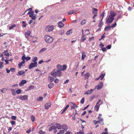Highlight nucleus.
Listing matches in <instances>:
<instances>
[{
  "mask_svg": "<svg viewBox=\"0 0 134 134\" xmlns=\"http://www.w3.org/2000/svg\"><path fill=\"white\" fill-rule=\"evenodd\" d=\"M4 55L6 56L7 57H8L9 55V54L8 52V50H7L6 51H5L3 52Z\"/></svg>",
  "mask_w": 134,
  "mask_h": 134,
  "instance_id": "obj_21",
  "label": "nucleus"
},
{
  "mask_svg": "<svg viewBox=\"0 0 134 134\" xmlns=\"http://www.w3.org/2000/svg\"><path fill=\"white\" fill-rule=\"evenodd\" d=\"M98 119L99 120L98 121L99 122L103 121V119L102 118H100L99 117H98Z\"/></svg>",
  "mask_w": 134,
  "mask_h": 134,
  "instance_id": "obj_40",
  "label": "nucleus"
},
{
  "mask_svg": "<svg viewBox=\"0 0 134 134\" xmlns=\"http://www.w3.org/2000/svg\"><path fill=\"white\" fill-rule=\"evenodd\" d=\"M69 104H68L66 107L65 108L64 110L62 111V112L61 113V114H62L63 113H64L65 111L67 109L69 108Z\"/></svg>",
  "mask_w": 134,
  "mask_h": 134,
  "instance_id": "obj_23",
  "label": "nucleus"
},
{
  "mask_svg": "<svg viewBox=\"0 0 134 134\" xmlns=\"http://www.w3.org/2000/svg\"><path fill=\"white\" fill-rule=\"evenodd\" d=\"M37 60V57H35L33 59V61L34 63L37 62L36 61Z\"/></svg>",
  "mask_w": 134,
  "mask_h": 134,
  "instance_id": "obj_41",
  "label": "nucleus"
},
{
  "mask_svg": "<svg viewBox=\"0 0 134 134\" xmlns=\"http://www.w3.org/2000/svg\"><path fill=\"white\" fill-rule=\"evenodd\" d=\"M86 38L85 37H82L81 38L80 40L81 42H83L86 40Z\"/></svg>",
  "mask_w": 134,
  "mask_h": 134,
  "instance_id": "obj_42",
  "label": "nucleus"
},
{
  "mask_svg": "<svg viewBox=\"0 0 134 134\" xmlns=\"http://www.w3.org/2000/svg\"><path fill=\"white\" fill-rule=\"evenodd\" d=\"M84 132L83 131H80L77 132V133H80V134H84Z\"/></svg>",
  "mask_w": 134,
  "mask_h": 134,
  "instance_id": "obj_52",
  "label": "nucleus"
},
{
  "mask_svg": "<svg viewBox=\"0 0 134 134\" xmlns=\"http://www.w3.org/2000/svg\"><path fill=\"white\" fill-rule=\"evenodd\" d=\"M65 131L63 130H60L59 132L60 134H63Z\"/></svg>",
  "mask_w": 134,
  "mask_h": 134,
  "instance_id": "obj_44",
  "label": "nucleus"
},
{
  "mask_svg": "<svg viewBox=\"0 0 134 134\" xmlns=\"http://www.w3.org/2000/svg\"><path fill=\"white\" fill-rule=\"evenodd\" d=\"M94 39V37H92L89 38V41H91L92 40H93Z\"/></svg>",
  "mask_w": 134,
  "mask_h": 134,
  "instance_id": "obj_62",
  "label": "nucleus"
},
{
  "mask_svg": "<svg viewBox=\"0 0 134 134\" xmlns=\"http://www.w3.org/2000/svg\"><path fill=\"white\" fill-rule=\"evenodd\" d=\"M56 68L58 70L64 71L66 69V66L65 65H63L62 66L60 64H58L56 66Z\"/></svg>",
  "mask_w": 134,
  "mask_h": 134,
  "instance_id": "obj_3",
  "label": "nucleus"
},
{
  "mask_svg": "<svg viewBox=\"0 0 134 134\" xmlns=\"http://www.w3.org/2000/svg\"><path fill=\"white\" fill-rule=\"evenodd\" d=\"M51 75L54 77L56 78L57 76H61L62 75V72L61 71L55 69L51 72Z\"/></svg>",
  "mask_w": 134,
  "mask_h": 134,
  "instance_id": "obj_1",
  "label": "nucleus"
},
{
  "mask_svg": "<svg viewBox=\"0 0 134 134\" xmlns=\"http://www.w3.org/2000/svg\"><path fill=\"white\" fill-rule=\"evenodd\" d=\"M82 57H81V59L82 60H84L86 57V55L85 54V53L83 52H82Z\"/></svg>",
  "mask_w": 134,
  "mask_h": 134,
  "instance_id": "obj_24",
  "label": "nucleus"
},
{
  "mask_svg": "<svg viewBox=\"0 0 134 134\" xmlns=\"http://www.w3.org/2000/svg\"><path fill=\"white\" fill-rule=\"evenodd\" d=\"M72 31L71 30H70L69 31H68L66 33V35H69L70 33H72Z\"/></svg>",
  "mask_w": 134,
  "mask_h": 134,
  "instance_id": "obj_38",
  "label": "nucleus"
},
{
  "mask_svg": "<svg viewBox=\"0 0 134 134\" xmlns=\"http://www.w3.org/2000/svg\"><path fill=\"white\" fill-rule=\"evenodd\" d=\"M71 132L70 131H67L65 134H71Z\"/></svg>",
  "mask_w": 134,
  "mask_h": 134,
  "instance_id": "obj_64",
  "label": "nucleus"
},
{
  "mask_svg": "<svg viewBox=\"0 0 134 134\" xmlns=\"http://www.w3.org/2000/svg\"><path fill=\"white\" fill-rule=\"evenodd\" d=\"M111 45H108L107 46L106 48L108 49H110L111 48Z\"/></svg>",
  "mask_w": 134,
  "mask_h": 134,
  "instance_id": "obj_61",
  "label": "nucleus"
},
{
  "mask_svg": "<svg viewBox=\"0 0 134 134\" xmlns=\"http://www.w3.org/2000/svg\"><path fill=\"white\" fill-rule=\"evenodd\" d=\"M11 123L12 125H14L15 124V121L13 120L11 122Z\"/></svg>",
  "mask_w": 134,
  "mask_h": 134,
  "instance_id": "obj_59",
  "label": "nucleus"
},
{
  "mask_svg": "<svg viewBox=\"0 0 134 134\" xmlns=\"http://www.w3.org/2000/svg\"><path fill=\"white\" fill-rule=\"evenodd\" d=\"M54 86V83H50L48 85V87L50 89L52 88Z\"/></svg>",
  "mask_w": 134,
  "mask_h": 134,
  "instance_id": "obj_27",
  "label": "nucleus"
},
{
  "mask_svg": "<svg viewBox=\"0 0 134 134\" xmlns=\"http://www.w3.org/2000/svg\"><path fill=\"white\" fill-rule=\"evenodd\" d=\"M49 79L51 82H53L54 80V78L51 76H49Z\"/></svg>",
  "mask_w": 134,
  "mask_h": 134,
  "instance_id": "obj_32",
  "label": "nucleus"
},
{
  "mask_svg": "<svg viewBox=\"0 0 134 134\" xmlns=\"http://www.w3.org/2000/svg\"><path fill=\"white\" fill-rule=\"evenodd\" d=\"M44 38L45 41L47 43H50L53 41V38L47 35H45Z\"/></svg>",
  "mask_w": 134,
  "mask_h": 134,
  "instance_id": "obj_2",
  "label": "nucleus"
},
{
  "mask_svg": "<svg viewBox=\"0 0 134 134\" xmlns=\"http://www.w3.org/2000/svg\"><path fill=\"white\" fill-rule=\"evenodd\" d=\"M37 62L35 63H31L29 66V68L30 69H31L34 67H36L37 65Z\"/></svg>",
  "mask_w": 134,
  "mask_h": 134,
  "instance_id": "obj_6",
  "label": "nucleus"
},
{
  "mask_svg": "<svg viewBox=\"0 0 134 134\" xmlns=\"http://www.w3.org/2000/svg\"><path fill=\"white\" fill-rule=\"evenodd\" d=\"M27 81L25 80H21L19 84V85L20 86H22L24 84L26 83Z\"/></svg>",
  "mask_w": 134,
  "mask_h": 134,
  "instance_id": "obj_14",
  "label": "nucleus"
},
{
  "mask_svg": "<svg viewBox=\"0 0 134 134\" xmlns=\"http://www.w3.org/2000/svg\"><path fill=\"white\" fill-rule=\"evenodd\" d=\"M32 10V8H30L29 9H28L27 10H26L25 12L23 13V14H22V15H23V14H25V13L27 12L28 10H30V11H31Z\"/></svg>",
  "mask_w": 134,
  "mask_h": 134,
  "instance_id": "obj_48",
  "label": "nucleus"
},
{
  "mask_svg": "<svg viewBox=\"0 0 134 134\" xmlns=\"http://www.w3.org/2000/svg\"><path fill=\"white\" fill-rule=\"evenodd\" d=\"M114 18H113L111 17V16H109V17L106 20V22L107 24L108 23L110 24L114 20Z\"/></svg>",
  "mask_w": 134,
  "mask_h": 134,
  "instance_id": "obj_7",
  "label": "nucleus"
},
{
  "mask_svg": "<svg viewBox=\"0 0 134 134\" xmlns=\"http://www.w3.org/2000/svg\"><path fill=\"white\" fill-rule=\"evenodd\" d=\"M25 71L23 70H21L19 71L18 72V74H17V75H21L24 74H25Z\"/></svg>",
  "mask_w": 134,
  "mask_h": 134,
  "instance_id": "obj_18",
  "label": "nucleus"
},
{
  "mask_svg": "<svg viewBox=\"0 0 134 134\" xmlns=\"http://www.w3.org/2000/svg\"><path fill=\"white\" fill-rule=\"evenodd\" d=\"M43 99V97H40L39 98H37V101H41Z\"/></svg>",
  "mask_w": 134,
  "mask_h": 134,
  "instance_id": "obj_35",
  "label": "nucleus"
},
{
  "mask_svg": "<svg viewBox=\"0 0 134 134\" xmlns=\"http://www.w3.org/2000/svg\"><path fill=\"white\" fill-rule=\"evenodd\" d=\"M27 98V96L24 95L23 96H21V100H25Z\"/></svg>",
  "mask_w": 134,
  "mask_h": 134,
  "instance_id": "obj_17",
  "label": "nucleus"
},
{
  "mask_svg": "<svg viewBox=\"0 0 134 134\" xmlns=\"http://www.w3.org/2000/svg\"><path fill=\"white\" fill-rule=\"evenodd\" d=\"M102 51L103 52L107 50L106 48L105 47L102 48Z\"/></svg>",
  "mask_w": 134,
  "mask_h": 134,
  "instance_id": "obj_53",
  "label": "nucleus"
},
{
  "mask_svg": "<svg viewBox=\"0 0 134 134\" xmlns=\"http://www.w3.org/2000/svg\"><path fill=\"white\" fill-rule=\"evenodd\" d=\"M71 104L72 106H72L71 108V109H74L78 107L77 105H76L75 103L73 102H71Z\"/></svg>",
  "mask_w": 134,
  "mask_h": 134,
  "instance_id": "obj_15",
  "label": "nucleus"
},
{
  "mask_svg": "<svg viewBox=\"0 0 134 134\" xmlns=\"http://www.w3.org/2000/svg\"><path fill=\"white\" fill-rule=\"evenodd\" d=\"M59 81V80L57 79H56L54 81V82L55 83H57Z\"/></svg>",
  "mask_w": 134,
  "mask_h": 134,
  "instance_id": "obj_63",
  "label": "nucleus"
},
{
  "mask_svg": "<svg viewBox=\"0 0 134 134\" xmlns=\"http://www.w3.org/2000/svg\"><path fill=\"white\" fill-rule=\"evenodd\" d=\"M99 46L100 47L102 48H103V47L104 46V45L102 43H101L100 44Z\"/></svg>",
  "mask_w": 134,
  "mask_h": 134,
  "instance_id": "obj_57",
  "label": "nucleus"
},
{
  "mask_svg": "<svg viewBox=\"0 0 134 134\" xmlns=\"http://www.w3.org/2000/svg\"><path fill=\"white\" fill-rule=\"evenodd\" d=\"M51 103L50 102L48 103L45 104V108L46 109H48L51 107Z\"/></svg>",
  "mask_w": 134,
  "mask_h": 134,
  "instance_id": "obj_11",
  "label": "nucleus"
},
{
  "mask_svg": "<svg viewBox=\"0 0 134 134\" xmlns=\"http://www.w3.org/2000/svg\"><path fill=\"white\" fill-rule=\"evenodd\" d=\"M91 94V92H90L89 91H86V92L85 93V94Z\"/></svg>",
  "mask_w": 134,
  "mask_h": 134,
  "instance_id": "obj_58",
  "label": "nucleus"
},
{
  "mask_svg": "<svg viewBox=\"0 0 134 134\" xmlns=\"http://www.w3.org/2000/svg\"><path fill=\"white\" fill-rule=\"evenodd\" d=\"M31 59V57H26L25 55H23L21 58L22 60H26V61H27L29 60H30Z\"/></svg>",
  "mask_w": 134,
  "mask_h": 134,
  "instance_id": "obj_9",
  "label": "nucleus"
},
{
  "mask_svg": "<svg viewBox=\"0 0 134 134\" xmlns=\"http://www.w3.org/2000/svg\"><path fill=\"white\" fill-rule=\"evenodd\" d=\"M21 91L20 89H18L16 91V93L18 94H20L21 93Z\"/></svg>",
  "mask_w": 134,
  "mask_h": 134,
  "instance_id": "obj_45",
  "label": "nucleus"
},
{
  "mask_svg": "<svg viewBox=\"0 0 134 134\" xmlns=\"http://www.w3.org/2000/svg\"><path fill=\"white\" fill-rule=\"evenodd\" d=\"M86 22V20H83L81 22V25H83L85 24Z\"/></svg>",
  "mask_w": 134,
  "mask_h": 134,
  "instance_id": "obj_51",
  "label": "nucleus"
},
{
  "mask_svg": "<svg viewBox=\"0 0 134 134\" xmlns=\"http://www.w3.org/2000/svg\"><path fill=\"white\" fill-rule=\"evenodd\" d=\"M95 97V95H93L92 96H91L90 98V101H92V99H93Z\"/></svg>",
  "mask_w": 134,
  "mask_h": 134,
  "instance_id": "obj_50",
  "label": "nucleus"
},
{
  "mask_svg": "<svg viewBox=\"0 0 134 134\" xmlns=\"http://www.w3.org/2000/svg\"><path fill=\"white\" fill-rule=\"evenodd\" d=\"M115 15L116 14L114 12H111L110 13V15L109 16L114 18V17L115 16Z\"/></svg>",
  "mask_w": 134,
  "mask_h": 134,
  "instance_id": "obj_30",
  "label": "nucleus"
},
{
  "mask_svg": "<svg viewBox=\"0 0 134 134\" xmlns=\"http://www.w3.org/2000/svg\"><path fill=\"white\" fill-rule=\"evenodd\" d=\"M68 126L67 125L65 124H63L62 125V129H63V130L65 131H66L68 129Z\"/></svg>",
  "mask_w": 134,
  "mask_h": 134,
  "instance_id": "obj_10",
  "label": "nucleus"
},
{
  "mask_svg": "<svg viewBox=\"0 0 134 134\" xmlns=\"http://www.w3.org/2000/svg\"><path fill=\"white\" fill-rule=\"evenodd\" d=\"M11 118L14 120H15L16 119V117L14 116H12L11 117Z\"/></svg>",
  "mask_w": 134,
  "mask_h": 134,
  "instance_id": "obj_55",
  "label": "nucleus"
},
{
  "mask_svg": "<svg viewBox=\"0 0 134 134\" xmlns=\"http://www.w3.org/2000/svg\"><path fill=\"white\" fill-rule=\"evenodd\" d=\"M10 70L12 72H14L15 71V69L14 68H10Z\"/></svg>",
  "mask_w": 134,
  "mask_h": 134,
  "instance_id": "obj_56",
  "label": "nucleus"
},
{
  "mask_svg": "<svg viewBox=\"0 0 134 134\" xmlns=\"http://www.w3.org/2000/svg\"><path fill=\"white\" fill-rule=\"evenodd\" d=\"M116 23H115L114 24H112L111 26V27L112 28H114L116 26Z\"/></svg>",
  "mask_w": 134,
  "mask_h": 134,
  "instance_id": "obj_54",
  "label": "nucleus"
},
{
  "mask_svg": "<svg viewBox=\"0 0 134 134\" xmlns=\"http://www.w3.org/2000/svg\"><path fill=\"white\" fill-rule=\"evenodd\" d=\"M58 25L59 27L61 28L64 26V24L62 21H60L58 23Z\"/></svg>",
  "mask_w": 134,
  "mask_h": 134,
  "instance_id": "obj_19",
  "label": "nucleus"
},
{
  "mask_svg": "<svg viewBox=\"0 0 134 134\" xmlns=\"http://www.w3.org/2000/svg\"><path fill=\"white\" fill-rule=\"evenodd\" d=\"M46 49V48H43L41 49L39 51V53H40L42 52H43L45 51Z\"/></svg>",
  "mask_w": 134,
  "mask_h": 134,
  "instance_id": "obj_37",
  "label": "nucleus"
},
{
  "mask_svg": "<svg viewBox=\"0 0 134 134\" xmlns=\"http://www.w3.org/2000/svg\"><path fill=\"white\" fill-rule=\"evenodd\" d=\"M77 12V10H72L69 11L68 13L69 15H70L75 13Z\"/></svg>",
  "mask_w": 134,
  "mask_h": 134,
  "instance_id": "obj_16",
  "label": "nucleus"
},
{
  "mask_svg": "<svg viewBox=\"0 0 134 134\" xmlns=\"http://www.w3.org/2000/svg\"><path fill=\"white\" fill-rule=\"evenodd\" d=\"M103 25V23L102 21H100L98 25V27L99 28L102 27V25Z\"/></svg>",
  "mask_w": 134,
  "mask_h": 134,
  "instance_id": "obj_29",
  "label": "nucleus"
},
{
  "mask_svg": "<svg viewBox=\"0 0 134 134\" xmlns=\"http://www.w3.org/2000/svg\"><path fill=\"white\" fill-rule=\"evenodd\" d=\"M102 102L100 99H99L94 107V109L97 111H98L99 109L100 105L102 104Z\"/></svg>",
  "mask_w": 134,
  "mask_h": 134,
  "instance_id": "obj_4",
  "label": "nucleus"
},
{
  "mask_svg": "<svg viewBox=\"0 0 134 134\" xmlns=\"http://www.w3.org/2000/svg\"><path fill=\"white\" fill-rule=\"evenodd\" d=\"M34 86L33 85L30 86L27 88L28 90H31L34 88Z\"/></svg>",
  "mask_w": 134,
  "mask_h": 134,
  "instance_id": "obj_34",
  "label": "nucleus"
},
{
  "mask_svg": "<svg viewBox=\"0 0 134 134\" xmlns=\"http://www.w3.org/2000/svg\"><path fill=\"white\" fill-rule=\"evenodd\" d=\"M55 125L56 129L57 128L58 129L60 130L62 129V125L61 124L59 123H55Z\"/></svg>",
  "mask_w": 134,
  "mask_h": 134,
  "instance_id": "obj_12",
  "label": "nucleus"
},
{
  "mask_svg": "<svg viewBox=\"0 0 134 134\" xmlns=\"http://www.w3.org/2000/svg\"><path fill=\"white\" fill-rule=\"evenodd\" d=\"M31 33V32L29 30H27V31L25 33V37L27 38V37L30 35Z\"/></svg>",
  "mask_w": 134,
  "mask_h": 134,
  "instance_id": "obj_13",
  "label": "nucleus"
},
{
  "mask_svg": "<svg viewBox=\"0 0 134 134\" xmlns=\"http://www.w3.org/2000/svg\"><path fill=\"white\" fill-rule=\"evenodd\" d=\"M112 27L111 26H108L105 27L104 28L105 31H107L110 30L111 28Z\"/></svg>",
  "mask_w": 134,
  "mask_h": 134,
  "instance_id": "obj_26",
  "label": "nucleus"
},
{
  "mask_svg": "<svg viewBox=\"0 0 134 134\" xmlns=\"http://www.w3.org/2000/svg\"><path fill=\"white\" fill-rule=\"evenodd\" d=\"M31 118L32 121V122H34V121L35 119V117L33 115H32L31 116Z\"/></svg>",
  "mask_w": 134,
  "mask_h": 134,
  "instance_id": "obj_39",
  "label": "nucleus"
},
{
  "mask_svg": "<svg viewBox=\"0 0 134 134\" xmlns=\"http://www.w3.org/2000/svg\"><path fill=\"white\" fill-rule=\"evenodd\" d=\"M11 91L12 94L14 96H15V95L16 94V93L15 90H14V89H12Z\"/></svg>",
  "mask_w": 134,
  "mask_h": 134,
  "instance_id": "obj_36",
  "label": "nucleus"
},
{
  "mask_svg": "<svg viewBox=\"0 0 134 134\" xmlns=\"http://www.w3.org/2000/svg\"><path fill=\"white\" fill-rule=\"evenodd\" d=\"M103 85V83L100 82L97 86H96V88L97 90H99L102 88Z\"/></svg>",
  "mask_w": 134,
  "mask_h": 134,
  "instance_id": "obj_8",
  "label": "nucleus"
},
{
  "mask_svg": "<svg viewBox=\"0 0 134 134\" xmlns=\"http://www.w3.org/2000/svg\"><path fill=\"white\" fill-rule=\"evenodd\" d=\"M90 73L89 72L86 73L85 74V79H88L90 76Z\"/></svg>",
  "mask_w": 134,
  "mask_h": 134,
  "instance_id": "obj_20",
  "label": "nucleus"
},
{
  "mask_svg": "<svg viewBox=\"0 0 134 134\" xmlns=\"http://www.w3.org/2000/svg\"><path fill=\"white\" fill-rule=\"evenodd\" d=\"M31 131V129H29L27 130L26 131V132L27 133H29Z\"/></svg>",
  "mask_w": 134,
  "mask_h": 134,
  "instance_id": "obj_60",
  "label": "nucleus"
},
{
  "mask_svg": "<svg viewBox=\"0 0 134 134\" xmlns=\"http://www.w3.org/2000/svg\"><path fill=\"white\" fill-rule=\"evenodd\" d=\"M39 133L40 134H43L45 133V132H44L42 130H40L39 131Z\"/></svg>",
  "mask_w": 134,
  "mask_h": 134,
  "instance_id": "obj_47",
  "label": "nucleus"
},
{
  "mask_svg": "<svg viewBox=\"0 0 134 134\" xmlns=\"http://www.w3.org/2000/svg\"><path fill=\"white\" fill-rule=\"evenodd\" d=\"M55 129H56L55 126H52L49 128V131H51L52 130H54Z\"/></svg>",
  "mask_w": 134,
  "mask_h": 134,
  "instance_id": "obj_28",
  "label": "nucleus"
},
{
  "mask_svg": "<svg viewBox=\"0 0 134 134\" xmlns=\"http://www.w3.org/2000/svg\"><path fill=\"white\" fill-rule=\"evenodd\" d=\"M85 101V98H83L80 101V103L82 104H83L84 102Z\"/></svg>",
  "mask_w": 134,
  "mask_h": 134,
  "instance_id": "obj_43",
  "label": "nucleus"
},
{
  "mask_svg": "<svg viewBox=\"0 0 134 134\" xmlns=\"http://www.w3.org/2000/svg\"><path fill=\"white\" fill-rule=\"evenodd\" d=\"M105 75V74H102L99 77L100 78V79L101 80H102V79H103V78H104V76Z\"/></svg>",
  "mask_w": 134,
  "mask_h": 134,
  "instance_id": "obj_31",
  "label": "nucleus"
},
{
  "mask_svg": "<svg viewBox=\"0 0 134 134\" xmlns=\"http://www.w3.org/2000/svg\"><path fill=\"white\" fill-rule=\"evenodd\" d=\"M85 32L87 33L86 35H88L90 33L89 30L88 29L86 30L85 31Z\"/></svg>",
  "mask_w": 134,
  "mask_h": 134,
  "instance_id": "obj_49",
  "label": "nucleus"
},
{
  "mask_svg": "<svg viewBox=\"0 0 134 134\" xmlns=\"http://www.w3.org/2000/svg\"><path fill=\"white\" fill-rule=\"evenodd\" d=\"M18 66H19V68H21V66H23V64L21 62H19V63L18 64Z\"/></svg>",
  "mask_w": 134,
  "mask_h": 134,
  "instance_id": "obj_46",
  "label": "nucleus"
},
{
  "mask_svg": "<svg viewBox=\"0 0 134 134\" xmlns=\"http://www.w3.org/2000/svg\"><path fill=\"white\" fill-rule=\"evenodd\" d=\"M16 25L15 24L12 25H11L9 27V30H11L13 28L15 27Z\"/></svg>",
  "mask_w": 134,
  "mask_h": 134,
  "instance_id": "obj_33",
  "label": "nucleus"
},
{
  "mask_svg": "<svg viewBox=\"0 0 134 134\" xmlns=\"http://www.w3.org/2000/svg\"><path fill=\"white\" fill-rule=\"evenodd\" d=\"M54 29V26L53 25L48 26L46 28V31L47 32H50L52 31Z\"/></svg>",
  "mask_w": 134,
  "mask_h": 134,
  "instance_id": "obj_5",
  "label": "nucleus"
},
{
  "mask_svg": "<svg viewBox=\"0 0 134 134\" xmlns=\"http://www.w3.org/2000/svg\"><path fill=\"white\" fill-rule=\"evenodd\" d=\"M36 15H29V16L31 18L32 20H35L36 18Z\"/></svg>",
  "mask_w": 134,
  "mask_h": 134,
  "instance_id": "obj_22",
  "label": "nucleus"
},
{
  "mask_svg": "<svg viewBox=\"0 0 134 134\" xmlns=\"http://www.w3.org/2000/svg\"><path fill=\"white\" fill-rule=\"evenodd\" d=\"M92 12L93 14H96L98 12L97 9L94 8H93Z\"/></svg>",
  "mask_w": 134,
  "mask_h": 134,
  "instance_id": "obj_25",
  "label": "nucleus"
}]
</instances>
